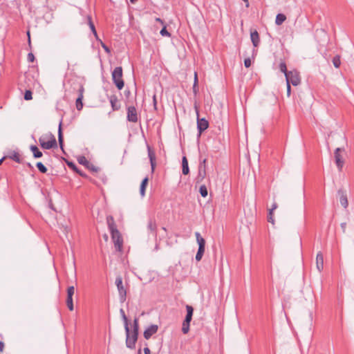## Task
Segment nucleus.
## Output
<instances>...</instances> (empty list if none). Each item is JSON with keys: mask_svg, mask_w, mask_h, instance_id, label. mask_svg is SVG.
Listing matches in <instances>:
<instances>
[{"mask_svg": "<svg viewBox=\"0 0 354 354\" xmlns=\"http://www.w3.org/2000/svg\"><path fill=\"white\" fill-rule=\"evenodd\" d=\"M106 222L111 234V239L114 243L115 249L116 251L121 252L123 241L120 232L117 229L113 217L112 216H108L106 217Z\"/></svg>", "mask_w": 354, "mask_h": 354, "instance_id": "1", "label": "nucleus"}, {"mask_svg": "<svg viewBox=\"0 0 354 354\" xmlns=\"http://www.w3.org/2000/svg\"><path fill=\"white\" fill-rule=\"evenodd\" d=\"M39 142L41 148L50 149L57 147V140L52 133L45 134L39 138Z\"/></svg>", "mask_w": 354, "mask_h": 354, "instance_id": "2", "label": "nucleus"}, {"mask_svg": "<svg viewBox=\"0 0 354 354\" xmlns=\"http://www.w3.org/2000/svg\"><path fill=\"white\" fill-rule=\"evenodd\" d=\"M112 80L118 90H121L124 85L122 80V68L121 66L115 67L112 72Z\"/></svg>", "mask_w": 354, "mask_h": 354, "instance_id": "3", "label": "nucleus"}, {"mask_svg": "<svg viewBox=\"0 0 354 354\" xmlns=\"http://www.w3.org/2000/svg\"><path fill=\"white\" fill-rule=\"evenodd\" d=\"M187 315L183 322L182 332L187 334L189 330L190 322L192 319L194 308L189 305H186Z\"/></svg>", "mask_w": 354, "mask_h": 354, "instance_id": "4", "label": "nucleus"}, {"mask_svg": "<svg viewBox=\"0 0 354 354\" xmlns=\"http://www.w3.org/2000/svg\"><path fill=\"white\" fill-rule=\"evenodd\" d=\"M286 83L292 84L293 86H297L301 82L299 73L297 71H290L286 73Z\"/></svg>", "mask_w": 354, "mask_h": 354, "instance_id": "5", "label": "nucleus"}, {"mask_svg": "<svg viewBox=\"0 0 354 354\" xmlns=\"http://www.w3.org/2000/svg\"><path fill=\"white\" fill-rule=\"evenodd\" d=\"M195 109L197 115V129L198 131V136H201V133L208 128L209 122L205 118H199V111L196 105H195Z\"/></svg>", "mask_w": 354, "mask_h": 354, "instance_id": "6", "label": "nucleus"}, {"mask_svg": "<svg viewBox=\"0 0 354 354\" xmlns=\"http://www.w3.org/2000/svg\"><path fill=\"white\" fill-rule=\"evenodd\" d=\"M115 285L117 286L119 297H120V301L123 303L126 300L127 297V290L123 286L122 283V279L120 276H118L115 279Z\"/></svg>", "mask_w": 354, "mask_h": 354, "instance_id": "7", "label": "nucleus"}, {"mask_svg": "<svg viewBox=\"0 0 354 354\" xmlns=\"http://www.w3.org/2000/svg\"><path fill=\"white\" fill-rule=\"evenodd\" d=\"M344 148L338 147L335 150L334 152V156H335V164L337 165V167L339 170V171H342L344 165V160L343 159L342 156L340 154V152L344 151Z\"/></svg>", "mask_w": 354, "mask_h": 354, "instance_id": "8", "label": "nucleus"}, {"mask_svg": "<svg viewBox=\"0 0 354 354\" xmlns=\"http://www.w3.org/2000/svg\"><path fill=\"white\" fill-rule=\"evenodd\" d=\"M126 345L127 347L131 349L135 348L136 343L138 339V335L133 334L130 335V330L129 328H128V332H126Z\"/></svg>", "mask_w": 354, "mask_h": 354, "instance_id": "9", "label": "nucleus"}, {"mask_svg": "<svg viewBox=\"0 0 354 354\" xmlns=\"http://www.w3.org/2000/svg\"><path fill=\"white\" fill-rule=\"evenodd\" d=\"M75 293V288L71 286L67 288V298H66V305L69 310L73 311L74 310L73 302V296Z\"/></svg>", "mask_w": 354, "mask_h": 354, "instance_id": "10", "label": "nucleus"}, {"mask_svg": "<svg viewBox=\"0 0 354 354\" xmlns=\"http://www.w3.org/2000/svg\"><path fill=\"white\" fill-rule=\"evenodd\" d=\"M127 120L131 122H138V113L137 110L135 106H130L127 108Z\"/></svg>", "mask_w": 354, "mask_h": 354, "instance_id": "11", "label": "nucleus"}, {"mask_svg": "<svg viewBox=\"0 0 354 354\" xmlns=\"http://www.w3.org/2000/svg\"><path fill=\"white\" fill-rule=\"evenodd\" d=\"M78 162L82 165H84L89 170L97 172L98 171V168L91 163L84 156H80L78 158Z\"/></svg>", "mask_w": 354, "mask_h": 354, "instance_id": "12", "label": "nucleus"}, {"mask_svg": "<svg viewBox=\"0 0 354 354\" xmlns=\"http://www.w3.org/2000/svg\"><path fill=\"white\" fill-rule=\"evenodd\" d=\"M84 92V88L82 84H80V88L78 89L79 95H78V97L76 99V102H75L76 108L78 111L82 110V107H83L82 100L84 97V95H83Z\"/></svg>", "mask_w": 354, "mask_h": 354, "instance_id": "13", "label": "nucleus"}, {"mask_svg": "<svg viewBox=\"0 0 354 354\" xmlns=\"http://www.w3.org/2000/svg\"><path fill=\"white\" fill-rule=\"evenodd\" d=\"M158 326L157 325H155V324H152L151 326H149L148 328H147L145 329V330L144 331V337L146 339H149L151 338V337L154 335L155 333H157L158 331Z\"/></svg>", "mask_w": 354, "mask_h": 354, "instance_id": "14", "label": "nucleus"}, {"mask_svg": "<svg viewBox=\"0 0 354 354\" xmlns=\"http://www.w3.org/2000/svg\"><path fill=\"white\" fill-rule=\"evenodd\" d=\"M148 156L150 160L151 172L153 173L156 167V154L155 152L151 149L149 146L147 147Z\"/></svg>", "mask_w": 354, "mask_h": 354, "instance_id": "15", "label": "nucleus"}, {"mask_svg": "<svg viewBox=\"0 0 354 354\" xmlns=\"http://www.w3.org/2000/svg\"><path fill=\"white\" fill-rule=\"evenodd\" d=\"M338 195L339 196V202L341 205L344 207L347 208L348 205L347 196L345 192L342 189H339L337 192Z\"/></svg>", "mask_w": 354, "mask_h": 354, "instance_id": "16", "label": "nucleus"}, {"mask_svg": "<svg viewBox=\"0 0 354 354\" xmlns=\"http://www.w3.org/2000/svg\"><path fill=\"white\" fill-rule=\"evenodd\" d=\"M206 176V166L201 165L198 166V174L196 177L197 183L202 182Z\"/></svg>", "mask_w": 354, "mask_h": 354, "instance_id": "17", "label": "nucleus"}, {"mask_svg": "<svg viewBox=\"0 0 354 354\" xmlns=\"http://www.w3.org/2000/svg\"><path fill=\"white\" fill-rule=\"evenodd\" d=\"M316 267L319 272L324 269V257L321 252H319L316 257Z\"/></svg>", "mask_w": 354, "mask_h": 354, "instance_id": "18", "label": "nucleus"}, {"mask_svg": "<svg viewBox=\"0 0 354 354\" xmlns=\"http://www.w3.org/2000/svg\"><path fill=\"white\" fill-rule=\"evenodd\" d=\"M109 102L111 103L113 111H118L120 108V104L118 100V97L115 95H111L109 97Z\"/></svg>", "mask_w": 354, "mask_h": 354, "instance_id": "19", "label": "nucleus"}, {"mask_svg": "<svg viewBox=\"0 0 354 354\" xmlns=\"http://www.w3.org/2000/svg\"><path fill=\"white\" fill-rule=\"evenodd\" d=\"M250 39L254 47H257L260 43L259 35L257 30L251 32Z\"/></svg>", "mask_w": 354, "mask_h": 354, "instance_id": "20", "label": "nucleus"}, {"mask_svg": "<svg viewBox=\"0 0 354 354\" xmlns=\"http://www.w3.org/2000/svg\"><path fill=\"white\" fill-rule=\"evenodd\" d=\"M86 21H87L88 25L90 27L91 30L92 31L93 34L95 36V39H98V35H97L95 25H94V24L92 21V18L90 15L86 16Z\"/></svg>", "mask_w": 354, "mask_h": 354, "instance_id": "21", "label": "nucleus"}, {"mask_svg": "<svg viewBox=\"0 0 354 354\" xmlns=\"http://www.w3.org/2000/svg\"><path fill=\"white\" fill-rule=\"evenodd\" d=\"M196 241L198 244V249L205 250V240L201 236V234L198 232L195 233Z\"/></svg>", "mask_w": 354, "mask_h": 354, "instance_id": "22", "label": "nucleus"}, {"mask_svg": "<svg viewBox=\"0 0 354 354\" xmlns=\"http://www.w3.org/2000/svg\"><path fill=\"white\" fill-rule=\"evenodd\" d=\"M7 156V158H10L11 160H13L14 161L18 162V163H21V159L20 158V155L18 152L17 151H12L10 152L8 155L6 156Z\"/></svg>", "mask_w": 354, "mask_h": 354, "instance_id": "23", "label": "nucleus"}, {"mask_svg": "<svg viewBox=\"0 0 354 354\" xmlns=\"http://www.w3.org/2000/svg\"><path fill=\"white\" fill-rule=\"evenodd\" d=\"M182 172L184 175H187L189 172L188 161L185 156H183L182 159Z\"/></svg>", "mask_w": 354, "mask_h": 354, "instance_id": "24", "label": "nucleus"}, {"mask_svg": "<svg viewBox=\"0 0 354 354\" xmlns=\"http://www.w3.org/2000/svg\"><path fill=\"white\" fill-rule=\"evenodd\" d=\"M148 181H149L148 177H145L141 183L140 188V195L142 197L145 196V190H146V187L148 184Z\"/></svg>", "mask_w": 354, "mask_h": 354, "instance_id": "25", "label": "nucleus"}, {"mask_svg": "<svg viewBox=\"0 0 354 354\" xmlns=\"http://www.w3.org/2000/svg\"><path fill=\"white\" fill-rule=\"evenodd\" d=\"M147 228L149 230L151 231V232H152L153 234V235L155 236H156V230L157 228V225H156V221L154 220H152V219L149 220V221L148 223Z\"/></svg>", "mask_w": 354, "mask_h": 354, "instance_id": "26", "label": "nucleus"}, {"mask_svg": "<svg viewBox=\"0 0 354 354\" xmlns=\"http://www.w3.org/2000/svg\"><path fill=\"white\" fill-rule=\"evenodd\" d=\"M30 150L33 153L34 158H41L43 155L42 153L39 151V149H38V147L37 146H35V145L30 146Z\"/></svg>", "mask_w": 354, "mask_h": 354, "instance_id": "27", "label": "nucleus"}, {"mask_svg": "<svg viewBox=\"0 0 354 354\" xmlns=\"http://www.w3.org/2000/svg\"><path fill=\"white\" fill-rule=\"evenodd\" d=\"M120 313L121 314V316L122 317V319L124 321V329H125V332H128V328H129V321H128V319L125 315V313H124V310L121 308L120 310Z\"/></svg>", "mask_w": 354, "mask_h": 354, "instance_id": "28", "label": "nucleus"}, {"mask_svg": "<svg viewBox=\"0 0 354 354\" xmlns=\"http://www.w3.org/2000/svg\"><path fill=\"white\" fill-rule=\"evenodd\" d=\"M58 141H59L60 148L62 149V151H64V149H63V142L64 141H63V135H62V122H60V124L59 125Z\"/></svg>", "mask_w": 354, "mask_h": 354, "instance_id": "29", "label": "nucleus"}, {"mask_svg": "<svg viewBox=\"0 0 354 354\" xmlns=\"http://www.w3.org/2000/svg\"><path fill=\"white\" fill-rule=\"evenodd\" d=\"M67 165L69 168L75 171V172L78 173L82 176H85L86 175L83 173H82L76 166V165L73 162H67Z\"/></svg>", "mask_w": 354, "mask_h": 354, "instance_id": "30", "label": "nucleus"}, {"mask_svg": "<svg viewBox=\"0 0 354 354\" xmlns=\"http://www.w3.org/2000/svg\"><path fill=\"white\" fill-rule=\"evenodd\" d=\"M286 19V17L283 14H278L276 17L275 23L277 25L282 24Z\"/></svg>", "mask_w": 354, "mask_h": 354, "instance_id": "31", "label": "nucleus"}, {"mask_svg": "<svg viewBox=\"0 0 354 354\" xmlns=\"http://www.w3.org/2000/svg\"><path fill=\"white\" fill-rule=\"evenodd\" d=\"M133 334H136L138 335V330H139V323H138V319L135 318L133 320Z\"/></svg>", "mask_w": 354, "mask_h": 354, "instance_id": "32", "label": "nucleus"}, {"mask_svg": "<svg viewBox=\"0 0 354 354\" xmlns=\"http://www.w3.org/2000/svg\"><path fill=\"white\" fill-rule=\"evenodd\" d=\"M333 64L335 68H339L341 64L340 56L336 55L333 59Z\"/></svg>", "mask_w": 354, "mask_h": 354, "instance_id": "33", "label": "nucleus"}, {"mask_svg": "<svg viewBox=\"0 0 354 354\" xmlns=\"http://www.w3.org/2000/svg\"><path fill=\"white\" fill-rule=\"evenodd\" d=\"M37 169H39V171L40 172H41L42 174H45L47 172V168L45 167V165L41 162H39L37 163L36 165Z\"/></svg>", "mask_w": 354, "mask_h": 354, "instance_id": "34", "label": "nucleus"}, {"mask_svg": "<svg viewBox=\"0 0 354 354\" xmlns=\"http://www.w3.org/2000/svg\"><path fill=\"white\" fill-rule=\"evenodd\" d=\"M199 192L203 197H206L207 196L208 192L205 185H201L200 187Z\"/></svg>", "mask_w": 354, "mask_h": 354, "instance_id": "35", "label": "nucleus"}, {"mask_svg": "<svg viewBox=\"0 0 354 354\" xmlns=\"http://www.w3.org/2000/svg\"><path fill=\"white\" fill-rule=\"evenodd\" d=\"M205 250L198 249L196 254V260L200 261L204 254Z\"/></svg>", "mask_w": 354, "mask_h": 354, "instance_id": "36", "label": "nucleus"}, {"mask_svg": "<svg viewBox=\"0 0 354 354\" xmlns=\"http://www.w3.org/2000/svg\"><path fill=\"white\" fill-rule=\"evenodd\" d=\"M279 69L282 73H283L285 74V76L286 75V73H288L289 72L287 71L286 64L283 62L280 63Z\"/></svg>", "mask_w": 354, "mask_h": 354, "instance_id": "37", "label": "nucleus"}, {"mask_svg": "<svg viewBox=\"0 0 354 354\" xmlns=\"http://www.w3.org/2000/svg\"><path fill=\"white\" fill-rule=\"evenodd\" d=\"M24 99L26 100H30L32 99V93L30 90H26L24 93Z\"/></svg>", "mask_w": 354, "mask_h": 354, "instance_id": "38", "label": "nucleus"}, {"mask_svg": "<svg viewBox=\"0 0 354 354\" xmlns=\"http://www.w3.org/2000/svg\"><path fill=\"white\" fill-rule=\"evenodd\" d=\"M274 212H272V210H269L268 214V221L271 223L272 224H274Z\"/></svg>", "mask_w": 354, "mask_h": 354, "instance_id": "39", "label": "nucleus"}, {"mask_svg": "<svg viewBox=\"0 0 354 354\" xmlns=\"http://www.w3.org/2000/svg\"><path fill=\"white\" fill-rule=\"evenodd\" d=\"M97 40L100 42L101 46L103 48V49L107 53H111L110 48L100 39L98 38V39H97Z\"/></svg>", "mask_w": 354, "mask_h": 354, "instance_id": "40", "label": "nucleus"}, {"mask_svg": "<svg viewBox=\"0 0 354 354\" xmlns=\"http://www.w3.org/2000/svg\"><path fill=\"white\" fill-rule=\"evenodd\" d=\"M160 33L163 37H169L170 36V33L167 30L165 26H164V27L162 28Z\"/></svg>", "mask_w": 354, "mask_h": 354, "instance_id": "41", "label": "nucleus"}, {"mask_svg": "<svg viewBox=\"0 0 354 354\" xmlns=\"http://www.w3.org/2000/svg\"><path fill=\"white\" fill-rule=\"evenodd\" d=\"M244 65L246 68H249L251 66V60L250 58L245 59Z\"/></svg>", "mask_w": 354, "mask_h": 354, "instance_id": "42", "label": "nucleus"}, {"mask_svg": "<svg viewBox=\"0 0 354 354\" xmlns=\"http://www.w3.org/2000/svg\"><path fill=\"white\" fill-rule=\"evenodd\" d=\"M28 60L30 62H33L35 60V56L32 53L28 54Z\"/></svg>", "mask_w": 354, "mask_h": 354, "instance_id": "43", "label": "nucleus"}, {"mask_svg": "<svg viewBox=\"0 0 354 354\" xmlns=\"http://www.w3.org/2000/svg\"><path fill=\"white\" fill-rule=\"evenodd\" d=\"M340 226H341V228L342 230V232L345 233L346 232V222L342 223Z\"/></svg>", "mask_w": 354, "mask_h": 354, "instance_id": "44", "label": "nucleus"}, {"mask_svg": "<svg viewBox=\"0 0 354 354\" xmlns=\"http://www.w3.org/2000/svg\"><path fill=\"white\" fill-rule=\"evenodd\" d=\"M193 92H194V95H196L197 93L198 92V84H194V85H193Z\"/></svg>", "mask_w": 354, "mask_h": 354, "instance_id": "45", "label": "nucleus"}, {"mask_svg": "<svg viewBox=\"0 0 354 354\" xmlns=\"http://www.w3.org/2000/svg\"><path fill=\"white\" fill-rule=\"evenodd\" d=\"M286 84H287V95H288V96H290V91H291L290 84H289V83H286Z\"/></svg>", "mask_w": 354, "mask_h": 354, "instance_id": "46", "label": "nucleus"}, {"mask_svg": "<svg viewBox=\"0 0 354 354\" xmlns=\"http://www.w3.org/2000/svg\"><path fill=\"white\" fill-rule=\"evenodd\" d=\"M277 208V204L276 203H273L272 208L269 210H272V212H274Z\"/></svg>", "mask_w": 354, "mask_h": 354, "instance_id": "47", "label": "nucleus"}, {"mask_svg": "<svg viewBox=\"0 0 354 354\" xmlns=\"http://www.w3.org/2000/svg\"><path fill=\"white\" fill-rule=\"evenodd\" d=\"M194 84H198V76H197V73L196 72H195V73H194Z\"/></svg>", "mask_w": 354, "mask_h": 354, "instance_id": "48", "label": "nucleus"}, {"mask_svg": "<svg viewBox=\"0 0 354 354\" xmlns=\"http://www.w3.org/2000/svg\"><path fill=\"white\" fill-rule=\"evenodd\" d=\"M4 348V344L3 342H0V352H3Z\"/></svg>", "mask_w": 354, "mask_h": 354, "instance_id": "49", "label": "nucleus"}, {"mask_svg": "<svg viewBox=\"0 0 354 354\" xmlns=\"http://www.w3.org/2000/svg\"><path fill=\"white\" fill-rule=\"evenodd\" d=\"M144 353L145 354H150V349L148 347H145L144 348Z\"/></svg>", "mask_w": 354, "mask_h": 354, "instance_id": "50", "label": "nucleus"}, {"mask_svg": "<svg viewBox=\"0 0 354 354\" xmlns=\"http://www.w3.org/2000/svg\"><path fill=\"white\" fill-rule=\"evenodd\" d=\"M156 21L160 23L161 24H164V21L160 18H156Z\"/></svg>", "mask_w": 354, "mask_h": 354, "instance_id": "51", "label": "nucleus"}, {"mask_svg": "<svg viewBox=\"0 0 354 354\" xmlns=\"http://www.w3.org/2000/svg\"><path fill=\"white\" fill-rule=\"evenodd\" d=\"M206 162H207V160L205 158L202 161H201L199 165H204L206 166Z\"/></svg>", "mask_w": 354, "mask_h": 354, "instance_id": "52", "label": "nucleus"}, {"mask_svg": "<svg viewBox=\"0 0 354 354\" xmlns=\"http://www.w3.org/2000/svg\"><path fill=\"white\" fill-rule=\"evenodd\" d=\"M7 158V156L3 157L1 159H0V165L3 163V160Z\"/></svg>", "mask_w": 354, "mask_h": 354, "instance_id": "53", "label": "nucleus"}, {"mask_svg": "<svg viewBox=\"0 0 354 354\" xmlns=\"http://www.w3.org/2000/svg\"><path fill=\"white\" fill-rule=\"evenodd\" d=\"M138 0H130L131 3H135Z\"/></svg>", "mask_w": 354, "mask_h": 354, "instance_id": "54", "label": "nucleus"}, {"mask_svg": "<svg viewBox=\"0 0 354 354\" xmlns=\"http://www.w3.org/2000/svg\"><path fill=\"white\" fill-rule=\"evenodd\" d=\"M27 165H28L29 167H30V168H32V167L30 163H27Z\"/></svg>", "mask_w": 354, "mask_h": 354, "instance_id": "55", "label": "nucleus"}, {"mask_svg": "<svg viewBox=\"0 0 354 354\" xmlns=\"http://www.w3.org/2000/svg\"><path fill=\"white\" fill-rule=\"evenodd\" d=\"M162 229L164 230V231H166V228L165 227H162Z\"/></svg>", "mask_w": 354, "mask_h": 354, "instance_id": "56", "label": "nucleus"}, {"mask_svg": "<svg viewBox=\"0 0 354 354\" xmlns=\"http://www.w3.org/2000/svg\"><path fill=\"white\" fill-rule=\"evenodd\" d=\"M138 354H141V351H140V349H139V351H138Z\"/></svg>", "mask_w": 354, "mask_h": 354, "instance_id": "57", "label": "nucleus"}]
</instances>
